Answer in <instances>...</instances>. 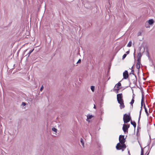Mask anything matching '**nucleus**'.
I'll use <instances>...</instances> for the list:
<instances>
[{"label": "nucleus", "instance_id": "f257e3e1", "mask_svg": "<svg viewBox=\"0 0 155 155\" xmlns=\"http://www.w3.org/2000/svg\"><path fill=\"white\" fill-rule=\"evenodd\" d=\"M126 148V146L125 144H120V143H118L116 146V148L117 150H120L121 149Z\"/></svg>", "mask_w": 155, "mask_h": 155}, {"label": "nucleus", "instance_id": "f03ea898", "mask_svg": "<svg viewBox=\"0 0 155 155\" xmlns=\"http://www.w3.org/2000/svg\"><path fill=\"white\" fill-rule=\"evenodd\" d=\"M130 119V117L128 115L125 114L124 115L123 120L124 123H127L129 122Z\"/></svg>", "mask_w": 155, "mask_h": 155}, {"label": "nucleus", "instance_id": "7ed1b4c3", "mask_svg": "<svg viewBox=\"0 0 155 155\" xmlns=\"http://www.w3.org/2000/svg\"><path fill=\"white\" fill-rule=\"evenodd\" d=\"M119 140L121 144H124L125 141V140L124 138V136L120 135L119 138Z\"/></svg>", "mask_w": 155, "mask_h": 155}, {"label": "nucleus", "instance_id": "20e7f679", "mask_svg": "<svg viewBox=\"0 0 155 155\" xmlns=\"http://www.w3.org/2000/svg\"><path fill=\"white\" fill-rule=\"evenodd\" d=\"M117 98L118 103L123 101L122 99V94H117Z\"/></svg>", "mask_w": 155, "mask_h": 155}, {"label": "nucleus", "instance_id": "39448f33", "mask_svg": "<svg viewBox=\"0 0 155 155\" xmlns=\"http://www.w3.org/2000/svg\"><path fill=\"white\" fill-rule=\"evenodd\" d=\"M123 76L124 78L125 79H127L128 77V71H125L123 74Z\"/></svg>", "mask_w": 155, "mask_h": 155}, {"label": "nucleus", "instance_id": "423d86ee", "mask_svg": "<svg viewBox=\"0 0 155 155\" xmlns=\"http://www.w3.org/2000/svg\"><path fill=\"white\" fill-rule=\"evenodd\" d=\"M93 117V116L92 115H88L87 116L86 120L88 122H90V121L89 120L91 119Z\"/></svg>", "mask_w": 155, "mask_h": 155}, {"label": "nucleus", "instance_id": "0eeeda50", "mask_svg": "<svg viewBox=\"0 0 155 155\" xmlns=\"http://www.w3.org/2000/svg\"><path fill=\"white\" fill-rule=\"evenodd\" d=\"M148 22L149 25H152L154 22V21L153 19H151L148 21Z\"/></svg>", "mask_w": 155, "mask_h": 155}, {"label": "nucleus", "instance_id": "6e6552de", "mask_svg": "<svg viewBox=\"0 0 155 155\" xmlns=\"http://www.w3.org/2000/svg\"><path fill=\"white\" fill-rule=\"evenodd\" d=\"M129 127H127V125L126 124H124L123 125V131L124 132H126L127 131V130L128 128Z\"/></svg>", "mask_w": 155, "mask_h": 155}, {"label": "nucleus", "instance_id": "1a4fd4ad", "mask_svg": "<svg viewBox=\"0 0 155 155\" xmlns=\"http://www.w3.org/2000/svg\"><path fill=\"white\" fill-rule=\"evenodd\" d=\"M118 103L120 104V107L121 109H122V108L124 107L125 106L124 104L123 101L120 102Z\"/></svg>", "mask_w": 155, "mask_h": 155}, {"label": "nucleus", "instance_id": "9d476101", "mask_svg": "<svg viewBox=\"0 0 155 155\" xmlns=\"http://www.w3.org/2000/svg\"><path fill=\"white\" fill-rule=\"evenodd\" d=\"M144 96L143 95V94L142 95L141 102V108H142L143 104L144 102Z\"/></svg>", "mask_w": 155, "mask_h": 155}, {"label": "nucleus", "instance_id": "9b49d317", "mask_svg": "<svg viewBox=\"0 0 155 155\" xmlns=\"http://www.w3.org/2000/svg\"><path fill=\"white\" fill-rule=\"evenodd\" d=\"M140 62H137V69H139L140 67Z\"/></svg>", "mask_w": 155, "mask_h": 155}, {"label": "nucleus", "instance_id": "f8f14e48", "mask_svg": "<svg viewBox=\"0 0 155 155\" xmlns=\"http://www.w3.org/2000/svg\"><path fill=\"white\" fill-rule=\"evenodd\" d=\"M80 141H81V144H82V146H83V147H84V142L83 140L81 138V139H80Z\"/></svg>", "mask_w": 155, "mask_h": 155}, {"label": "nucleus", "instance_id": "ddd939ff", "mask_svg": "<svg viewBox=\"0 0 155 155\" xmlns=\"http://www.w3.org/2000/svg\"><path fill=\"white\" fill-rule=\"evenodd\" d=\"M121 85V84L120 83H118L117 84H116L115 87H116L117 88H119V87Z\"/></svg>", "mask_w": 155, "mask_h": 155}, {"label": "nucleus", "instance_id": "4468645a", "mask_svg": "<svg viewBox=\"0 0 155 155\" xmlns=\"http://www.w3.org/2000/svg\"><path fill=\"white\" fill-rule=\"evenodd\" d=\"M52 130L55 132L56 133L57 132V130L55 127H52Z\"/></svg>", "mask_w": 155, "mask_h": 155}, {"label": "nucleus", "instance_id": "2eb2a0df", "mask_svg": "<svg viewBox=\"0 0 155 155\" xmlns=\"http://www.w3.org/2000/svg\"><path fill=\"white\" fill-rule=\"evenodd\" d=\"M91 88L93 92H94V91L95 87L94 86H91Z\"/></svg>", "mask_w": 155, "mask_h": 155}, {"label": "nucleus", "instance_id": "dca6fc26", "mask_svg": "<svg viewBox=\"0 0 155 155\" xmlns=\"http://www.w3.org/2000/svg\"><path fill=\"white\" fill-rule=\"evenodd\" d=\"M132 42L131 41H130L127 44V46L130 47L131 46Z\"/></svg>", "mask_w": 155, "mask_h": 155}, {"label": "nucleus", "instance_id": "f3484780", "mask_svg": "<svg viewBox=\"0 0 155 155\" xmlns=\"http://www.w3.org/2000/svg\"><path fill=\"white\" fill-rule=\"evenodd\" d=\"M131 124H132L134 127H136V124L134 122H131Z\"/></svg>", "mask_w": 155, "mask_h": 155}, {"label": "nucleus", "instance_id": "a211bd4d", "mask_svg": "<svg viewBox=\"0 0 155 155\" xmlns=\"http://www.w3.org/2000/svg\"><path fill=\"white\" fill-rule=\"evenodd\" d=\"M142 56V55L140 53H139L138 54L137 58H141Z\"/></svg>", "mask_w": 155, "mask_h": 155}, {"label": "nucleus", "instance_id": "6ab92c4d", "mask_svg": "<svg viewBox=\"0 0 155 155\" xmlns=\"http://www.w3.org/2000/svg\"><path fill=\"white\" fill-rule=\"evenodd\" d=\"M134 100L133 99H132V100H131V102L130 103V104H131V105H132V106H133V105L132 104L134 103Z\"/></svg>", "mask_w": 155, "mask_h": 155}, {"label": "nucleus", "instance_id": "aec40b11", "mask_svg": "<svg viewBox=\"0 0 155 155\" xmlns=\"http://www.w3.org/2000/svg\"><path fill=\"white\" fill-rule=\"evenodd\" d=\"M34 50V49H32V50L30 51L28 53V57L29 56L30 54Z\"/></svg>", "mask_w": 155, "mask_h": 155}, {"label": "nucleus", "instance_id": "412c9836", "mask_svg": "<svg viewBox=\"0 0 155 155\" xmlns=\"http://www.w3.org/2000/svg\"><path fill=\"white\" fill-rule=\"evenodd\" d=\"M141 33L140 32H139L137 33V36H141Z\"/></svg>", "mask_w": 155, "mask_h": 155}, {"label": "nucleus", "instance_id": "4be33fe9", "mask_svg": "<svg viewBox=\"0 0 155 155\" xmlns=\"http://www.w3.org/2000/svg\"><path fill=\"white\" fill-rule=\"evenodd\" d=\"M127 54H124L123 56V59H124L126 56Z\"/></svg>", "mask_w": 155, "mask_h": 155}, {"label": "nucleus", "instance_id": "5701e85b", "mask_svg": "<svg viewBox=\"0 0 155 155\" xmlns=\"http://www.w3.org/2000/svg\"><path fill=\"white\" fill-rule=\"evenodd\" d=\"M141 58H138L137 62H140Z\"/></svg>", "mask_w": 155, "mask_h": 155}, {"label": "nucleus", "instance_id": "b1692460", "mask_svg": "<svg viewBox=\"0 0 155 155\" xmlns=\"http://www.w3.org/2000/svg\"><path fill=\"white\" fill-rule=\"evenodd\" d=\"M141 155H143V149H141Z\"/></svg>", "mask_w": 155, "mask_h": 155}, {"label": "nucleus", "instance_id": "393cba45", "mask_svg": "<svg viewBox=\"0 0 155 155\" xmlns=\"http://www.w3.org/2000/svg\"><path fill=\"white\" fill-rule=\"evenodd\" d=\"M81 62V60L80 59L78 60V61L77 62V64L80 63Z\"/></svg>", "mask_w": 155, "mask_h": 155}, {"label": "nucleus", "instance_id": "a878e982", "mask_svg": "<svg viewBox=\"0 0 155 155\" xmlns=\"http://www.w3.org/2000/svg\"><path fill=\"white\" fill-rule=\"evenodd\" d=\"M43 88H44V87H43V85H42V86H41V88H40V91H42V90L43 89Z\"/></svg>", "mask_w": 155, "mask_h": 155}, {"label": "nucleus", "instance_id": "bb28decb", "mask_svg": "<svg viewBox=\"0 0 155 155\" xmlns=\"http://www.w3.org/2000/svg\"><path fill=\"white\" fill-rule=\"evenodd\" d=\"M145 112L147 114V115H148V112H147V111L146 109V108H145Z\"/></svg>", "mask_w": 155, "mask_h": 155}, {"label": "nucleus", "instance_id": "cd10ccee", "mask_svg": "<svg viewBox=\"0 0 155 155\" xmlns=\"http://www.w3.org/2000/svg\"><path fill=\"white\" fill-rule=\"evenodd\" d=\"M22 105L23 106H25L26 105V104H25V103L24 102H22Z\"/></svg>", "mask_w": 155, "mask_h": 155}, {"label": "nucleus", "instance_id": "c85d7f7f", "mask_svg": "<svg viewBox=\"0 0 155 155\" xmlns=\"http://www.w3.org/2000/svg\"><path fill=\"white\" fill-rule=\"evenodd\" d=\"M141 111V110H140V115H139V119L140 118V117Z\"/></svg>", "mask_w": 155, "mask_h": 155}, {"label": "nucleus", "instance_id": "c756f323", "mask_svg": "<svg viewBox=\"0 0 155 155\" xmlns=\"http://www.w3.org/2000/svg\"><path fill=\"white\" fill-rule=\"evenodd\" d=\"M129 51H127V52H126V53L127 54H129Z\"/></svg>", "mask_w": 155, "mask_h": 155}, {"label": "nucleus", "instance_id": "7c9ffc66", "mask_svg": "<svg viewBox=\"0 0 155 155\" xmlns=\"http://www.w3.org/2000/svg\"><path fill=\"white\" fill-rule=\"evenodd\" d=\"M94 108H95V109H96V106L94 104Z\"/></svg>", "mask_w": 155, "mask_h": 155}, {"label": "nucleus", "instance_id": "2f4dec72", "mask_svg": "<svg viewBox=\"0 0 155 155\" xmlns=\"http://www.w3.org/2000/svg\"><path fill=\"white\" fill-rule=\"evenodd\" d=\"M146 27L147 28H149L150 27V26H149L148 25V26H146Z\"/></svg>", "mask_w": 155, "mask_h": 155}, {"label": "nucleus", "instance_id": "473e14b6", "mask_svg": "<svg viewBox=\"0 0 155 155\" xmlns=\"http://www.w3.org/2000/svg\"><path fill=\"white\" fill-rule=\"evenodd\" d=\"M144 109H145V108H146V107H145V105H144Z\"/></svg>", "mask_w": 155, "mask_h": 155}]
</instances>
